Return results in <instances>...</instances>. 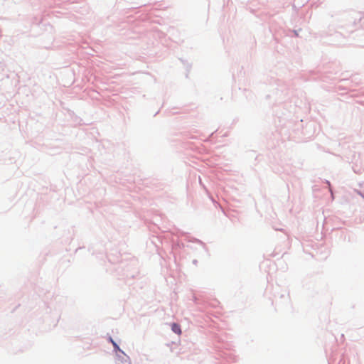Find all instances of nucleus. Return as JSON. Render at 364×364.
Instances as JSON below:
<instances>
[{
    "label": "nucleus",
    "mask_w": 364,
    "mask_h": 364,
    "mask_svg": "<svg viewBox=\"0 0 364 364\" xmlns=\"http://www.w3.org/2000/svg\"><path fill=\"white\" fill-rule=\"evenodd\" d=\"M118 364H132V363H131V361L129 360V359L127 358L124 360H121V362L119 363Z\"/></svg>",
    "instance_id": "obj_2"
},
{
    "label": "nucleus",
    "mask_w": 364,
    "mask_h": 364,
    "mask_svg": "<svg viewBox=\"0 0 364 364\" xmlns=\"http://www.w3.org/2000/svg\"><path fill=\"white\" fill-rule=\"evenodd\" d=\"M111 341L114 347V349L117 350H120L119 347L117 346V344L115 342H114L112 339Z\"/></svg>",
    "instance_id": "obj_3"
},
{
    "label": "nucleus",
    "mask_w": 364,
    "mask_h": 364,
    "mask_svg": "<svg viewBox=\"0 0 364 364\" xmlns=\"http://www.w3.org/2000/svg\"><path fill=\"white\" fill-rule=\"evenodd\" d=\"M171 330L178 335H181L182 333L181 326L176 323L171 324Z\"/></svg>",
    "instance_id": "obj_1"
}]
</instances>
